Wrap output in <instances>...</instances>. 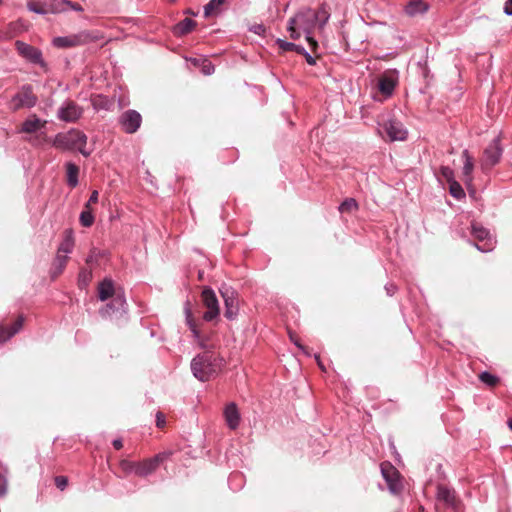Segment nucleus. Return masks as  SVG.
Instances as JSON below:
<instances>
[{
  "label": "nucleus",
  "instance_id": "bf43d9fd",
  "mask_svg": "<svg viewBox=\"0 0 512 512\" xmlns=\"http://www.w3.org/2000/svg\"><path fill=\"white\" fill-rule=\"evenodd\" d=\"M504 13L508 16H512V0H506L504 5Z\"/></svg>",
  "mask_w": 512,
  "mask_h": 512
},
{
  "label": "nucleus",
  "instance_id": "864d4df0",
  "mask_svg": "<svg viewBox=\"0 0 512 512\" xmlns=\"http://www.w3.org/2000/svg\"><path fill=\"white\" fill-rule=\"evenodd\" d=\"M205 62H206V64H204V66H203V68H202L203 73H204L205 75H211V74H213V73H214V71H215V67H214V65H213L211 62L207 61V60H205Z\"/></svg>",
  "mask_w": 512,
  "mask_h": 512
},
{
  "label": "nucleus",
  "instance_id": "423d86ee",
  "mask_svg": "<svg viewBox=\"0 0 512 512\" xmlns=\"http://www.w3.org/2000/svg\"><path fill=\"white\" fill-rule=\"evenodd\" d=\"M503 154L500 136L495 137L483 151L481 166L483 171H488L496 166Z\"/></svg>",
  "mask_w": 512,
  "mask_h": 512
},
{
  "label": "nucleus",
  "instance_id": "6ab92c4d",
  "mask_svg": "<svg viewBox=\"0 0 512 512\" xmlns=\"http://www.w3.org/2000/svg\"><path fill=\"white\" fill-rule=\"evenodd\" d=\"M23 323V316H19L10 327L0 324V343L7 342L15 334H17L21 330Z\"/></svg>",
  "mask_w": 512,
  "mask_h": 512
},
{
  "label": "nucleus",
  "instance_id": "13d9d810",
  "mask_svg": "<svg viewBox=\"0 0 512 512\" xmlns=\"http://www.w3.org/2000/svg\"><path fill=\"white\" fill-rule=\"evenodd\" d=\"M296 25H298V14L296 13L294 17L290 18L287 25L288 32L291 30H294L296 28Z\"/></svg>",
  "mask_w": 512,
  "mask_h": 512
},
{
  "label": "nucleus",
  "instance_id": "052dcab7",
  "mask_svg": "<svg viewBox=\"0 0 512 512\" xmlns=\"http://www.w3.org/2000/svg\"><path fill=\"white\" fill-rule=\"evenodd\" d=\"M68 8H70L74 11H77V12L83 11V7L79 3L73 2V1H70V4H68Z\"/></svg>",
  "mask_w": 512,
  "mask_h": 512
},
{
  "label": "nucleus",
  "instance_id": "4468645a",
  "mask_svg": "<svg viewBox=\"0 0 512 512\" xmlns=\"http://www.w3.org/2000/svg\"><path fill=\"white\" fill-rule=\"evenodd\" d=\"M169 456L170 453L162 452L153 456L152 458L146 459L142 462H137L136 475L140 477L151 475Z\"/></svg>",
  "mask_w": 512,
  "mask_h": 512
},
{
  "label": "nucleus",
  "instance_id": "79ce46f5",
  "mask_svg": "<svg viewBox=\"0 0 512 512\" xmlns=\"http://www.w3.org/2000/svg\"><path fill=\"white\" fill-rule=\"evenodd\" d=\"M79 221L83 227H91L95 221V216L92 209L84 208V210L80 213Z\"/></svg>",
  "mask_w": 512,
  "mask_h": 512
},
{
  "label": "nucleus",
  "instance_id": "c03bdc74",
  "mask_svg": "<svg viewBox=\"0 0 512 512\" xmlns=\"http://www.w3.org/2000/svg\"><path fill=\"white\" fill-rule=\"evenodd\" d=\"M136 466H137V462H135V461L122 460L120 462V467L125 473L136 474Z\"/></svg>",
  "mask_w": 512,
  "mask_h": 512
},
{
  "label": "nucleus",
  "instance_id": "f3484780",
  "mask_svg": "<svg viewBox=\"0 0 512 512\" xmlns=\"http://www.w3.org/2000/svg\"><path fill=\"white\" fill-rule=\"evenodd\" d=\"M223 415L229 429L236 430L239 427L241 415L235 402H230L225 406Z\"/></svg>",
  "mask_w": 512,
  "mask_h": 512
},
{
  "label": "nucleus",
  "instance_id": "f257e3e1",
  "mask_svg": "<svg viewBox=\"0 0 512 512\" xmlns=\"http://www.w3.org/2000/svg\"><path fill=\"white\" fill-rule=\"evenodd\" d=\"M225 364V359L219 353L213 350H206L193 357L190 368L197 380L208 382L222 371Z\"/></svg>",
  "mask_w": 512,
  "mask_h": 512
},
{
  "label": "nucleus",
  "instance_id": "7c9ffc66",
  "mask_svg": "<svg viewBox=\"0 0 512 512\" xmlns=\"http://www.w3.org/2000/svg\"><path fill=\"white\" fill-rule=\"evenodd\" d=\"M275 43L282 51H295L298 54L305 52V48L303 46L297 45L293 42H288L281 38H278Z\"/></svg>",
  "mask_w": 512,
  "mask_h": 512
},
{
  "label": "nucleus",
  "instance_id": "37998d69",
  "mask_svg": "<svg viewBox=\"0 0 512 512\" xmlns=\"http://www.w3.org/2000/svg\"><path fill=\"white\" fill-rule=\"evenodd\" d=\"M358 208V204L354 198H346L341 204H340V211H352L354 209Z\"/></svg>",
  "mask_w": 512,
  "mask_h": 512
},
{
  "label": "nucleus",
  "instance_id": "680f3d73",
  "mask_svg": "<svg viewBox=\"0 0 512 512\" xmlns=\"http://www.w3.org/2000/svg\"><path fill=\"white\" fill-rule=\"evenodd\" d=\"M112 445L116 450H120L123 447V441L120 438L114 439Z\"/></svg>",
  "mask_w": 512,
  "mask_h": 512
},
{
  "label": "nucleus",
  "instance_id": "9b49d317",
  "mask_svg": "<svg viewBox=\"0 0 512 512\" xmlns=\"http://www.w3.org/2000/svg\"><path fill=\"white\" fill-rule=\"evenodd\" d=\"M83 114V108L72 100H65L58 108L57 118L65 123H75Z\"/></svg>",
  "mask_w": 512,
  "mask_h": 512
},
{
  "label": "nucleus",
  "instance_id": "b1692460",
  "mask_svg": "<svg viewBox=\"0 0 512 512\" xmlns=\"http://www.w3.org/2000/svg\"><path fill=\"white\" fill-rule=\"evenodd\" d=\"M219 292L224 300L225 306H230V304L238 305L237 293L231 286L223 284Z\"/></svg>",
  "mask_w": 512,
  "mask_h": 512
},
{
  "label": "nucleus",
  "instance_id": "9d476101",
  "mask_svg": "<svg viewBox=\"0 0 512 512\" xmlns=\"http://www.w3.org/2000/svg\"><path fill=\"white\" fill-rule=\"evenodd\" d=\"M118 124L125 133L134 134L141 127L142 116L138 111L128 109L119 116Z\"/></svg>",
  "mask_w": 512,
  "mask_h": 512
},
{
  "label": "nucleus",
  "instance_id": "ddd939ff",
  "mask_svg": "<svg viewBox=\"0 0 512 512\" xmlns=\"http://www.w3.org/2000/svg\"><path fill=\"white\" fill-rule=\"evenodd\" d=\"M184 314H185V320L186 324L189 327V330L192 333V336L194 340L197 342L198 346L203 349L204 351L209 350L208 349V337H203L201 335L200 330L198 329L191 310V304L190 301L187 300L184 304Z\"/></svg>",
  "mask_w": 512,
  "mask_h": 512
},
{
  "label": "nucleus",
  "instance_id": "bb28decb",
  "mask_svg": "<svg viewBox=\"0 0 512 512\" xmlns=\"http://www.w3.org/2000/svg\"><path fill=\"white\" fill-rule=\"evenodd\" d=\"M91 105L94 110L100 111V110H109L112 103L107 96L98 94L91 98Z\"/></svg>",
  "mask_w": 512,
  "mask_h": 512
},
{
  "label": "nucleus",
  "instance_id": "de8ad7c7",
  "mask_svg": "<svg viewBox=\"0 0 512 512\" xmlns=\"http://www.w3.org/2000/svg\"><path fill=\"white\" fill-rule=\"evenodd\" d=\"M99 257H100V252L96 248H93L90 250L85 261L87 264H92V263L97 262Z\"/></svg>",
  "mask_w": 512,
  "mask_h": 512
},
{
  "label": "nucleus",
  "instance_id": "f704fd0d",
  "mask_svg": "<svg viewBox=\"0 0 512 512\" xmlns=\"http://www.w3.org/2000/svg\"><path fill=\"white\" fill-rule=\"evenodd\" d=\"M449 184V193L450 195L455 198L456 200H462L465 198L466 194L461 186V184L455 180L451 181Z\"/></svg>",
  "mask_w": 512,
  "mask_h": 512
},
{
  "label": "nucleus",
  "instance_id": "20e7f679",
  "mask_svg": "<svg viewBox=\"0 0 512 512\" xmlns=\"http://www.w3.org/2000/svg\"><path fill=\"white\" fill-rule=\"evenodd\" d=\"M95 39L96 37L93 36L92 32L84 30L77 34L54 37L52 45L56 48L66 49L89 44Z\"/></svg>",
  "mask_w": 512,
  "mask_h": 512
},
{
  "label": "nucleus",
  "instance_id": "0e129e2a",
  "mask_svg": "<svg viewBox=\"0 0 512 512\" xmlns=\"http://www.w3.org/2000/svg\"><path fill=\"white\" fill-rule=\"evenodd\" d=\"M314 357H315V359H316V361H317V363H318V366H319V367L324 371V370H325V367H324L323 363H322V362H321V360H320V356H319V355H317V354H315V355H314Z\"/></svg>",
  "mask_w": 512,
  "mask_h": 512
},
{
  "label": "nucleus",
  "instance_id": "dca6fc26",
  "mask_svg": "<svg viewBox=\"0 0 512 512\" xmlns=\"http://www.w3.org/2000/svg\"><path fill=\"white\" fill-rule=\"evenodd\" d=\"M118 291H123V288L120 286L116 287L114 281L109 277H105L98 284V298L102 302L115 296Z\"/></svg>",
  "mask_w": 512,
  "mask_h": 512
},
{
  "label": "nucleus",
  "instance_id": "39448f33",
  "mask_svg": "<svg viewBox=\"0 0 512 512\" xmlns=\"http://www.w3.org/2000/svg\"><path fill=\"white\" fill-rule=\"evenodd\" d=\"M471 235L477 241L474 246L480 252H491L495 247V239L489 229L483 227L477 222L471 223Z\"/></svg>",
  "mask_w": 512,
  "mask_h": 512
},
{
  "label": "nucleus",
  "instance_id": "ea45409f",
  "mask_svg": "<svg viewBox=\"0 0 512 512\" xmlns=\"http://www.w3.org/2000/svg\"><path fill=\"white\" fill-rule=\"evenodd\" d=\"M99 314L103 318H110V319H112V318L118 319L123 315L120 312H116V308L112 305L111 302H109L105 306H103L99 310Z\"/></svg>",
  "mask_w": 512,
  "mask_h": 512
},
{
  "label": "nucleus",
  "instance_id": "2eb2a0df",
  "mask_svg": "<svg viewBox=\"0 0 512 512\" xmlns=\"http://www.w3.org/2000/svg\"><path fill=\"white\" fill-rule=\"evenodd\" d=\"M298 14V26L305 33L306 40L311 43L315 42L311 36L312 30L317 25L312 15V9L306 8L297 12Z\"/></svg>",
  "mask_w": 512,
  "mask_h": 512
},
{
  "label": "nucleus",
  "instance_id": "412c9836",
  "mask_svg": "<svg viewBox=\"0 0 512 512\" xmlns=\"http://www.w3.org/2000/svg\"><path fill=\"white\" fill-rule=\"evenodd\" d=\"M429 10V4L424 0H410L405 6V13L414 17L419 14H424Z\"/></svg>",
  "mask_w": 512,
  "mask_h": 512
},
{
  "label": "nucleus",
  "instance_id": "09e8293b",
  "mask_svg": "<svg viewBox=\"0 0 512 512\" xmlns=\"http://www.w3.org/2000/svg\"><path fill=\"white\" fill-rule=\"evenodd\" d=\"M55 485L58 489L63 491L68 485V478L66 476H56Z\"/></svg>",
  "mask_w": 512,
  "mask_h": 512
},
{
  "label": "nucleus",
  "instance_id": "6e6552de",
  "mask_svg": "<svg viewBox=\"0 0 512 512\" xmlns=\"http://www.w3.org/2000/svg\"><path fill=\"white\" fill-rule=\"evenodd\" d=\"M17 53L27 62L38 65L43 69H47V63L43 59L42 51L30 44L17 40L15 42Z\"/></svg>",
  "mask_w": 512,
  "mask_h": 512
},
{
  "label": "nucleus",
  "instance_id": "69168bd1",
  "mask_svg": "<svg viewBox=\"0 0 512 512\" xmlns=\"http://www.w3.org/2000/svg\"><path fill=\"white\" fill-rule=\"evenodd\" d=\"M507 425H508L509 429L512 431V418L508 419Z\"/></svg>",
  "mask_w": 512,
  "mask_h": 512
},
{
  "label": "nucleus",
  "instance_id": "603ef678",
  "mask_svg": "<svg viewBox=\"0 0 512 512\" xmlns=\"http://www.w3.org/2000/svg\"><path fill=\"white\" fill-rule=\"evenodd\" d=\"M250 31L257 35H263L266 32V28L263 24H255L250 27Z\"/></svg>",
  "mask_w": 512,
  "mask_h": 512
},
{
  "label": "nucleus",
  "instance_id": "0eeeda50",
  "mask_svg": "<svg viewBox=\"0 0 512 512\" xmlns=\"http://www.w3.org/2000/svg\"><path fill=\"white\" fill-rule=\"evenodd\" d=\"M201 299L207 311L203 314V320L206 322H212L217 319L220 315V306L215 291L205 286L201 293Z\"/></svg>",
  "mask_w": 512,
  "mask_h": 512
},
{
  "label": "nucleus",
  "instance_id": "c9c22d12",
  "mask_svg": "<svg viewBox=\"0 0 512 512\" xmlns=\"http://www.w3.org/2000/svg\"><path fill=\"white\" fill-rule=\"evenodd\" d=\"M225 2L226 0H209V2L204 6V16L207 18L219 12L220 7Z\"/></svg>",
  "mask_w": 512,
  "mask_h": 512
},
{
  "label": "nucleus",
  "instance_id": "a19ab883",
  "mask_svg": "<svg viewBox=\"0 0 512 512\" xmlns=\"http://www.w3.org/2000/svg\"><path fill=\"white\" fill-rule=\"evenodd\" d=\"M479 379L482 383L489 387H495L500 382V378L489 371L481 372L479 375Z\"/></svg>",
  "mask_w": 512,
  "mask_h": 512
},
{
  "label": "nucleus",
  "instance_id": "58836bf2",
  "mask_svg": "<svg viewBox=\"0 0 512 512\" xmlns=\"http://www.w3.org/2000/svg\"><path fill=\"white\" fill-rule=\"evenodd\" d=\"M381 473L385 481L387 482L389 490L395 494L399 491L400 485L397 479H394L383 466H381Z\"/></svg>",
  "mask_w": 512,
  "mask_h": 512
},
{
  "label": "nucleus",
  "instance_id": "a878e982",
  "mask_svg": "<svg viewBox=\"0 0 512 512\" xmlns=\"http://www.w3.org/2000/svg\"><path fill=\"white\" fill-rule=\"evenodd\" d=\"M27 9L29 11L34 12L39 15L50 14L47 0H45V1L30 0L27 2Z\"/></svg>",
  "mask_w": 512,
  "mask_h": 512
},
{
  "label": "nucleus",
  "instance_id": "c85d7f7f",
  "mask_svg": "<svg viewBox=\"0 0 512 512\" xmlns=\"http://www.w3.org/2000/svg\"><path fill=\"white\" fill-rule=\"evenodd\" d=\"M110 299V302L116 308V312H120L121 314H125L127 312V302L124 290L118 291V293Z\"/></svg>",
  "mask_w": 512,
  "mask_h": 512
},
{
  "label": "nucleus",
  "instance_id": "a18cd8bd",
  "mask_svg": "<svg viewBox=\"0 0 512 512\" xmlns=\"http://www.w3.org/2000/svg\"><path fill=\"white\" fill-rule=\"evenodd\" d=\"M238 311H239L238 305L230 304V306H225L224 316L228 320H234V319H236V317L238 315Z\"/></svg>",
  "mask_w": 512,
  "mask_h": 512
},
{
  "label": "nucleus",
  "instance_id": "f8f14e48",
  "mask_svg": "<svg viewBox=\"0 0 512 512\" xmlns=\"http://www.w3.org/2000/svg\"><path fill=\"white\" fill-rule=\"evenodd\" d=\"M381 133H385L389 141H404L408 136L404 125L397 119H388L381 126Z\"/></svg>",
  "mask_w": 512,
  "mask_h": 512
},
{
  "label": "nucleus",
  "instance_id": "4be33fe9",
  "mask_svg": "<svg viewBox=\"0 0 512 512\" xmlns=\"http://www.w3.org/2000/svg\"><path fill=\"white\" fill-rule=\"evenodd\" d=\"M66 169V182L67 185L70 188H75L79 184V166L76 165L74 162H66L65 164Z\"/></svg>",
  "mask_w": 512,
  "mask_h": 512
},
{
  "label": "nucleus",
  "instance_id": "c756f323",
  "mask_svg": "<svg viewBox=\"0 0 512 512\" xmlns=\"http://www.w3.org/2000/svg\"><path fill=\"white\" fill-rule=\"evenodd\" d=\"M68 257L67 255H60L58 254L53 262V267L51 269V277L54 279L58 275H60L67 263Z\"/></svg>",
  "mask_w": 512,
  "mask_h": 512
},
{
  "label": "nucleus",
  "instance_id": "e433bc0d",
  "mask_svg": "<svg viewBox=\"0 0 512 512\" xmlns=\"http://www.w3.org/2000/svg\"><path fill=\"white\" fill-rule=\"evenodd\" d=\"M434 175L440 181V178L445 179L448 183L455 180L454 170L449 166L442 165L438 171L434 172Z\"/></svg>",
  "mask_w": 512,
  "mask_h": 512
},
{
  "label": "nucleus",
  "instance_id": "4d7b16f0",
  "mask_svg": "<svg viewBox=\"0 0 512 512\" xmlns=\"http://www.w3.org/2000/svg\"><path fill=\"white\" fill-rule=\"evenodd\" d=\"M300 55H303L305 57V60L309 65L313 66L316 64V58L313 57L309 52H307L306 49L305 52L300 53Z\"/></svg>",
  "mask_w": 512,
  "mask_h": 512
},
{
  "label": "nucleus",
  "instance_id": "e2e57ef3",
  "mask_svg": "<svg viewBox=\"0 0 512 512\" xmlns=\"http://www.w3.org/2000/svg\"><path fill=\"white\" fill-rule=\"evenodd\" d=\"M289 33H290V37L294 40L299 39L301 36V33L297 28H295L294 30L290 29Z\"/></svg>",
  "mask_w": 512,
  "mask_h": 512
},
{
  "label": "nucleus",
  "instance_id": "a211bd4d",
  "mask_svg": "<svg viewBox=\"0 0 512 512\" xmlns=\"http://www.w3.org/2000/svg\"><path fill=\"white\" fill-rule=\"evenodd\" d=\"M46 124V120L40 119L36 114H31L23 121L20 131L28 134L35 133L45 128Z\"/></svg>",
  "mask_w": 512,
  "mask_h": 512
},
{
  "label": "nucleus",
  "instance_id": "4c0bfd02",
  "mask_svg": "<svg viewBox=\"0 0 512 512\" xmlns=\"http://www.w3.org/2000/svg\"><path fill=\"white\" fill-rule=\"evenodd\" d=\"M74 247V239L71 231H66V236L58 247V252L69 254L72 252Z\"/></svg>",
  "mask_w": 512,
  "mask_h": 512
},
{
  "label": "nucleus",
  "instance_id": "3c124183",
  "mask_svg": "<svg viewBox=\"0 0 512 512\" xmlns=\"http://www.w3.org/2000/svg\"><path fill=\"white\" fill-rule=\"evenodd\" d=\"M8 482L6 476L0 473V497H3L7 493Z\"/></svg>",
  "mask_w": 512,
  "mask_h": 512
},
{
  "label": "nucleus",
  "instance_id": "49530a36",
  "mask_svg": "<svg viewBox=\"0 0 512 512\" xmlns=\"http://www.w3.org/2000/svg\"><path fill=\"white\" fill-rule=\"evenodd\" d=\"M289 338L293 344L298 347L305 355L310 356V352L308 351V348L301 344L300 340L296 337L295 334H293L291 331H289Z\"/></svg>",
  "mask_w": 512,
  "mask_h": 512
},
{
  "label": "nucleus",
  "instance_id": "5fc2aeb1",
  "mask_svg": "<svg viewBox=\"0 0 512 512\" xmlns=\"http://www.w3.org/2000/svg\"><path fill=\"white\" fill-rule=\"evenodd\" d=\"M166 424L165 416L161 412H157L156 414V426L158 428H163Z\"/></svg>",
  "mask_w": 512,
  "mask_h": 512
},
{
  "label": "nucleus",
  "instance_id": "cd10ccee",
  "mask_svg": "<svg viewBox=\"0 0 512 512\" xmlns=\"http://www.w3.org/2000/svg\"><path fill=\"white\" fill-rule=\"evenodd\" d=\"M462 158L464 160L463 163V175L467 180L471 181V175L474 169V160L473 157L469 154V151L465 149L462 152Z\"/></svg>",
  "mask_w": 512,
  "mask_h": 512
},
{
  "label": "nucleus",
  "instance_id": "8fccbe9b",
  "mask_svg": "<svg viewBox=\"0 0 512 512\" xmlns=\"http://www.w3.org/2000/svg\"><path fill=\"white\" fill-rule=\"evenodd\" d=\"M99 193L97 190H93L90 194L88 201L85 203L84 208L91 209L92 204H96L98 202Z\"/></svg>",
  "mask_w": 512,
  "mask_h": 512
},
{
  "label": "nucleus",
  "instance_id": "6e6d98bb",
  "mask_svg": "<svg viewBox=\"0 0 512 512\" xmlns=\"http://www.w3.org/2000/svg\"><path fill=\"white\" fill-rule=\"evenodd\" d=\"M384 288L388 296H393L397 291V286L394 283H387Z\"/></svg>",
  "mask_w": 512,
  "mask_h": 512
},
{
  "label": "nucleus",
  "instance_id": "f03ea898",
  "mask_svg": "<svg viewBox=\"0 0 512 512\" xmlns=\"http://www.w3.org/2000/svg\"><path fill=\"white\" fill-rule=\"evenodd\" d=\"M87 136L84 132L71 128L68 132L57 133L52 146L63 151H72L77 149L84 157H89L91 151L86 150Z\"/></svg>",
  "mask_w": 512,
  "mask_h": 512
},
{
  "label": "nucleus",
  "instance_id": "473e14b6",
  "mask_svg": "<svg viewBox=\"0 0 512 512\" xmlns=\"http://www.w3.org/2000/svg\"><path fill=\"white\" fill-rule=\"evenodd\" d=\"M244 476L241 472H232L228 477V485L233 491H238L242 488Z\"/></svg>",
  "mask_w": 512,
  "mask_h": 512
},
{
  "label": "nucleus",
  "instance_id": "aec40b11",
  "mask_svg": "<svg viewBox=\"0 0 512 512\" xmlns=\"http://www.w3.org/2000/svg\"><path fill=\"white\" fill-rule=\"evenodd\" d=\"M436 496L439 501L443 502L448 507L454 508L456 506V494L453 488L439 484L437 486Z\"/></svg>",
  "mask_w": 512,
  "mask_h": 512
},
{
  "label": "nucleus",
  "instance_id": "72a5a7b5",
  "mask_svg": "<svg viewBox=\"0 0 512 512\" xmlns=\"http://www.w3.org/2000/svg\"><path fill=\"white\" fill-rule=\"evenodd\" d=\"M92 271L87 268H81L78 274L77 284L79 289H85L92 280Z\"/></svg>",
  "mask_w": 512,
  "mask_h": 512
},
{
  "label": "nucleus",
  "instance_id": "2f4dec72",
  "mask_svg": "<svg viewBox=\"0 0 512 512\" xmlns=\"http://www.w3.org/2000/svg\"><path fill=\"white\" fill-rule=\"evenodd\" d=\"M50 14H56L68 9L70 0H47Z\"/></svg>",
  "mask_w": 512,
  "mask_h": 512
},
{
  "label": "nucleus",
  "instance_id": "1a4fd4ad",
  "mask_svg": "<svg viewBox=\"0 0 512 512\" xmlns=\"http://www.w3.org/2000/svg\"><path fill=\"white\" fill-rule=\"evenodd\" d=\"M398 82L399 72L396 69H389L379 76L377 88L385 98H389L393 95Z\"/></svg>",
  "mask_w": 512,
  "mask_h": 512
},
{
  "label": "nucleus",
  "instance_id": "5701e85b",
  "mask_svg": "<svg viewBox=\"0 0 512 512\" xmlns=\"http://www.w3.org/2000/svg\"><path fill=\"white\" fill-rule=\"evenodd\" d=\"M312 15L319 28H324L330 19V11L328 5L326 3H322L316 11L312 9Z\"/></svg>",
  "mask_w": 512,
  "mask_h": 512
},
{
  "label": "nucleus",
  "instance_id": "7ed1b4c3",
  "mask_svg": "<svg viewBox=\"0 0 512 512\" xmlns=\"http://www.w3.org/2000/svg\"><path fill=\"white\" fill-rule=\"evenodd\" d=\"M38 97L33 92L31 84L22 85L18 92L14 94L9 102V108L12 111H18L23 108H33L36 106Z\"/></svg>",
  "mask_w": 512,
  "mask_h": 512
},
{
  "label": "nucleus",
  "instance_id": "393cba45",
  "mask_svg": "<svg viewBox=\"0 0 512 512\" xmlns=\"http://www.w3.org/2000/svg\"><path fill=\"white\" fill-rule=\"evenodd\" d=\"M196 26V21L191 18H184L178 22L174 28V33L178 36H184L190 33Z\"/></svg>",
  "mask_w": 512,
  "mask_h": 512
}]
</instances>
